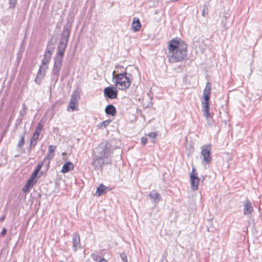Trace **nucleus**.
Instances as JSON below:
<instances>
[{"mask_svg": "<svg viewBox=\"0 0 262 262\" xmlns=\"http://www.w3.org/2000/svg\"><path fill=\"white\" fill-rule=\"evenodd\" d=\"M70 33V29L67 27L64 26L58 45L57 52L54 57V65L51 71V82L54 85L58 80Z\"/></svg>", "mask_w": 262, "mask_h": 262, "instance_id": "obj_1", "label": "nucleus"}, {"mask_svg": "<svg viewBox=\"0 0 262 262\" xmlns=\"http://www.w3.org/2000/svg\"><path fill=\"white\" fill-rule=\"evenodd\" d=\"M186 43L183 41L172 39L168 45L167 56L170 62L174 63L182 61L187 55Z\"/></svg>", "mask_w": 262, "mask_h": 262, "instance_id": "obj_2", "label": "nucleus"}, {"mask_svg": "<svg viewBox=\"0 0 262 262\" xmlns=\"http://www.w3.org/2000/svg\"><path fill=\"white\" fill-rule=\"evenodd\" d=\"M115 73V71L113 73V78L115 80V83L118 88L121 90H125L128 88L133 80L132 75L126 71L117 74Z\"/></svg>", "mask_w": 262, "mask_h": 262, "instance_id": "obj_3", "label": "nucleus"}, {"mask_svg": "<svg viewBox=\"0 0 262 262\" xmlns=\"http://www.w3.org/2000/svg\"><path fill=\"white\" fill-rule=\"evenodd\" d=\"M113 152L112 145L107 141L100 144L94 151V155L104 159L111 158V154Z\"/></svg>", "mask_w": 262, "mask_h": 262, "instance_id": "obj_4", "label": "nucleus"}, {"mask_svg": "<svg viewBox=\"0 0 262 262\" xmlns=\"http://www.w3.org/2000/svg\"><path fill=\"white\" fill-rule=\"evenodd\" d=\"M111 158L104 159L94 155L92 159V165L95 170L101 171L105 165L111 164Z\"/></svg>", "mask_w": 262, "mask_h": 262, "instance_id": "obj_5", "label": "nucleus"}, {"mask_svg": "<svg viewBox=\"0 0 262 262\" xmlns=\"http://www.w3.org/2000/svg\"><path fill=\"white\" fill-rule=\"evenodd\" d=\"M201 154L203 157L202 163L203 164L209 163L212 160L211 156V145L207 144L202 146L201 147Z\"/></svg>", "mask_w": 262, "mask_h": 262, "instance_id": "obj_6", "label": "nucleus"}, {"mask_svg": "<svg viewBox=\"0 0 262 262\" xmlns=\"http://www.w3.org/2000/svg\"><path fill=\"white\" fill-rule=\"evenodd\" d=\"M103 93L104 97L110 99H116L118 96V91L116 88L114 86L105 88L104 89Z\"/></svg>", "mask_w": 262, "mask_h": 262, "instance_id": "obj_7", "label": "nucleus"}, {"mask_svg": "<svg viewBox=\"0 0 262 262\" xmlns=\"http://www.w3.org/2000/svg\"><path fill=\"white\" fill-rule=\"evenodd\" d=\"M79 98V92L78 91H75L71 96L68 107L72 109L73 111H74L76 105L78 104Z\"/></svg>", "mask_w": 262, "mask_h": 262, "instance_id": "obj_8", "label": "nucleus"}, {"mask_svg": "<svg viewBox=\"0 0 262 262\" xmlns=\"http://www.w3.org/2000/svg\"><path fill=\"white\" fill-rule=\"evenodd\" d=\"M209 101L210 99H204V101H202V112L203 113V115L208 120L210 117V114L209 113Z\"/></svg>", "mask_w": 262, "mask_h": 262, "instance_id": "obj_9", "label": "nucleus"}, {"mask_svg": "<svg viewBox=\"0 0 262 262\" xmlns=\"http://www.w3.org/2000/svg\"><path fill=\"white\" fill-rule=\"evenodd\" d=\"M47 69V67L43 68L42 66H40L37 76L35 79V82L37 84H40L42 79L46 74Z\"/></svg>", "mask_w": 262, "mask_h": 262, "instance_id": "obj_10", "label": "nucleus"}, {"mask_svg": "<svg viewBox=\"0 0 262 262\" xmlns=\"http://www.w3.org/2000/svg\"><path fill=\"white\" fill-rule=\"evenodd\" d=\"M80 239L79 234L76 232L74 233L72 237V245L74 252L77 251L78 246L80 245Z\"/></svg>", "mask_w": 262, "mask_h": 262, "instance_id": "obj_11", "label": "nucleus"}, {"mask_svg": "<svg viewBox=\"0 0 262 262\" xmlns=\"http://www.w3.org/2000/svg\"><path fill=\"white\" fill-rule=\"evenodd\" d=\"M191 189L193 191L198 189V185L200 182V178L195 177L193 174L190 176Z\"/></svg>", "mask_w": 262, "mask_h": 262, "instance_id": "obj_12", "label": "nucleus"}, {"mask_svg": "<svg viewBox=\"0 0 262 262\" xmlns=\"http://www.w3.org/2000/svg\"><path fill=\"white\" fill-rule=\"evenodd\" d=\"M244 215H249L253 211V209L251 202L249 200H246L244 202Z\"/></svg>", "mask_w": 262, "mask_h": 262, "instance_id": "obj_13", "label": "nucleus"}, {"mask_svg": "<svg viewBox=\"0 0 262 262\" xmlns=\"http://www.w3.org/2000/svg\"><path fill=\"white\" fill-rule=\"evenodd\" d=\"M56 149V146L55 145H51L49 146L48 153L46 156V157L43 159V161H45L47 159L49 160H52L54 156V151Z\"/></svg>", "mask_w": 262, "mask_h": 262, "instance_id": "obj_14", "label": "nucleus"}, {"mask_svg": "<svg viewBox=\"0 0 262 262\" xmlns=\"http://www.w3.org/2000/svg\"><path fill=\"white\" fill-rule=\"evenodd\" d=\"M148 196L151 199L153 200V201L155 203H159L161 199L160 194L158 192L157 190L155 189L151 191L148 194Z\"/></svg>", "mask_w": 262, "mask_h": 262, "instance_id": "obj_15", "label": "nucleus"}, {"mask_svg": "<svg viewBox=\"0 0 262 262\" xmlns=\"http://www.w3.org/2000/svg\"><path fill=\"white\" fill-rule=\"evenodd\" d=\"M211 90V85L210 82H207L203 91V97L204 99H210Z\"/></svg>", "mask_w": 262, "mask_h": 262, "instance_id": "obj_16", "label": "nucleus"}, {"mask_svg": "<svg viewBox=\"0 0 262 262\" xmlns=\"http://www.w3.org/2000/svg\"><path fill=\"white\" fill-rule=\"evenodd\" d=\"M141 25L139 18L134 17L133 23L132 24V29L134 32L139 31L141 28Z\"/></svg>", "mask_w": 262, "mask_h": 262, "instance_id": "obj_17", "label": "nucleus"}, {"mask_svg": "<svg viewBox=\"0 0 262 262\" xmlns=\"http://www.w3.org/2000/svg\"><path fill=\"white\" fill-rule=\"evenodd\" d=\"M203 42V40L201 39L200 38L195 37L193 40V46L195 48V50H199L200 51H203V48L201 45V42Z\"/></svg>", "mask_w": 262, "mask_h": 262, "instance_id": "obj_18", "label": "nucleus"}, {"mask_svg": "<svg viewBox=\"0 0 262 262\" xmlns=\"http://www.w3.org/2000/svg\"><path fill=\"white\" fill-rule=\"evenodd\" d=\"M51 57L52 55L45 52L43 59L41 60V64L40 66H42L43 68L47 67L48 68V66L51 60Z\"/></svg>", "mask_w": 262, "mask_h": 262, "instance_id": "obj_19", "label": "nucleus"}, {"mask_svg": "<svg viewBox=\"0 0 262 262\" xmlns=\"http://www.w3.org/2000/svg\"><path fill=\"white\" fill-rule=\"evenodd\" d=\"M105 112L107 115L114 116L116 114V109L112 104L107 105L105 108Z\"/></svg>", "mask_w": 262, "mask_h": 262, "instance_id": "obj_20", "label": "nucleus"}, {"mask_svg": "<svg viewBox=\"0 0 262 262\" xmlns=\"http://www.w3.org/2000/svg\"><path fill=\"white\" fill-rule=\"evenodd\" d=\"M74 168V165L71 162H67L64 163L62 166L61 172L63 173L69 172L70 170Z\"/></svg>", "mask_w": 262, "mask_h": 262, "instance_id": "obj_21", "label": "nucleus"}, {"mask_svg": "<svg viewBox=\"0 0 262 262\" xmlns=\"http://www.w3.org/2000/svg\"><path fill=\"white\" fill-rule=\"evenodd\" d=\"M107 189V187L103 185V184H101L97 187L96 193L98 196H100L102 194L105 193L106 192Z\"/></svg>", "mask_w": 262, "mask_h": 262, "instance_id": "obj_22", "label": "nucleus"}, {"mask_svg": "<svg viewBox=\"0 0 262 262\" xmlns=\"http://www.w3.org/2000/svg\"><path fill=\"white\" fill-rule=\"evenodd\" d=\"M54 49H55L54 44L53 43H52L51 41H50V42H49V43L47 46V48H46V49L45 51V53L52 55V54L54 52Z\"/></svg>", "mask_w": 262, "mask_h": 262, "instance_id": "obj_23", "label": "nucleus"}, {"mask_svg": "<svg viewBox=\"0 0 262 262\" xmlns=\"http://www.w3.org/2000/svg\"><path fill=\"white\" fill-rule=\"evenodd\" d=\"M26 135V131L24 132L22 135H20V139H19L17 145V147L22 148L25 144V136Z\"/></svg>", "mask_w": 262, "mask_h": 262, "instance_id": "obj_24", "label": "nucleus"}, {"mask_svg": "<svg viewBox=\"0 0 262 262\" xmlns=\"http://www.w3.org/2000/svg\"><path fill=\"white\" fill-rule=\"evenodd\" d=\"M209 3L207 2L204 5V9L202 12V15L203 17L206 16L208 14V7H209Z\"/></svg>", "mask_w": 262, "mask_h": 262, "instance_id": "obj_25", "label": "nucleus"}, {"mask_svg": "<svg viewBox=\"0 0 262 262\" xmlns=\"http://www.w3.org/2000/svg\"><path fill=\"white\" fill-rule=\"evenodd\" d=\"M34 185V183L30 181H28L27 184L24 186V187L23 189V191L24 192H27L28 191V190L29 188H31Z\"/></svg>", "mask_w": 262, "mask_h": 262, "instance_id": "obj_26", "label": "nucleus"}, {"mask_svg": "<svg viewBox=\"0 0 262 262\" xmlns=\"http://www.w3.org/2000/svg\"><path fill=\"white\" fill-rule=\"evenodd\" d=\"M38 172L34 170V172L31 174L30 178L28 180L32 182L34 184H35L37 181V180H36L35 178L37 177V175L38 174Z\"/></svg>", "mask_w": 262, "mask_h": 262, "instance_id": "obj_27", "label": "nucleus"}, {"mask_svg": "<svg viewBox=\"0 0 262 262\" xmlns=\"http://www.w3.org/2000/svg\"><path fill=\"white\" fill-rule=\"evenodd\" d=\"M111 122V120H105L103 122H100L99 124H98V126L100 127V128H104L106 126H107Z\"/></svg>", "mask_w": 262, "mask_h": 262, "instance_id": "obj_28", "label": "nucleus"}, {"mask_svg": "<svg viewBox=\"0 0 262 262\" xmlns=\"http://www.w3.org/2000/svg\"><path fill=\"white\" fill-rule=\"evenodd\" d=\"M147 135L149 138H151V142L154 143L155 142V139L157 136V134L154 132H151L148 134Z\"/></svg>", "mask_w": 262, "mask_h": 262, "instance_id": "obj_29", "label": "nucleus"}, {"mask_svg": "<svg viewBox=\"0 0 262 262\" xmlns=\"http://www.w3.org/2000/svg\"><path fill=\"white\" fill-rule=\"evenodd\" d=\"M91 257L93 258V259L95 261H98L100 260V259H102V258L98 255H97L95 253H92L91 254Z\"/></svg>", "mask_w": 262, "mask_h": 262, "instance_id": "obj_30", "label": "nucleus"}, {"mask_svg": "<svg viewBox=\"0 0 262 262\" xmlns=\"http://www.w3.org/2000/svg\"><path fill=\"white\" fill-rule=\"evenodd\" d=\"M17 0H9V7L12 9H14L15 7L16 3Z\"/></svg>", "mask_w": 262, "mask_h": 262, "instance_id": "obj_31", "label": "nucleus"}, {"mask_svg": "<svg viewBox=\"0 0 262 262\" xmlns=\"http://www.w3.org/2000/svg\"><path fill=\"white\" fill-rule=\"evenodd\" d=\"M36 144H37V141L33 140H31L30 146H29V148L28 149V150L30 151L31 148L34 147L36 146Z\"/></svg>", "mask_w": 262, "mask_h": 262, "instance_id": "obj_32", "label": "nucleus"}, {"mask_svg": "<svg viewBox=\"0 0 262 262\" xmlns=\"http://www.w3.org/2000/svg\"><path fill=\"white\" fill-rule=\"evenodd\" d=\"M43 161H42V162H40L39 163H38L37 164V165L36 166L34 170L39 172L43 165Z\"/></svg>", "mask_w": 262, "mask_h": 262, "instance_id": "obj_33", "label": "nucleus"}, {"mask_svg": "<svg viewBox=\"0 0 262 262\" xmlns=\"http://www.w3.org/2000/svg\"><path fill=\"white\" fill-rule=\"evenodd\" d=\"M39 136V134L35 132L33 135L31 140L37 141L38 139Z\"/></svg>", "mask_w": 262, "mask_h": 262, "instance_id": "obj_34", "label": "nucleus"}, {"mask_svg": "<svg viewBox=\"0 0 262 262\" xmlns=\"http://www.w3.org/2000/svg\"><path fill=\"white\" fill-rule=\"evenodd\" d=\"M42 127L43 125L41 124L40 123H39L35 132L39 134L40 132L42 130Z\"/></svg>", "mask_w": 262, "mask_h": 262, "instance_id": "obj_35", "label": "nucleus"}, {"mask_svg": "<svg viewBox=\"0 0 262 262\" xmlns=\"http://www.w3.org/2000/svg\"><path fill=\"white\" fill-rule=\"evenodd\" d=\"M120 257L122 258V260L124 262H127V256L124 253H122L120 254Z\"/></svg>", "mask_w": 262, "mask_h": 262, "instance_id": "obj_36", "label": "nucleus"}, {"mask_svg": "<svg viewBox=\"0 0 262 262\" xmlns=\"http://www.w3.org/2000/svg\"><path fill=\"white\" fill-rule=\"evenodd\" d=\"M225 21H224V20L223 21L222 24H223V27L224 29V30L226 31L228 29V27H226V23H227V17H225Z\"/></svg>", "mask_w": 262, "mask_h": 262, "instance_id": "obj_37", "label": "nucleus"}, {"mask_svg": "<svg viewBox=\"0 0 262 262\" xmlns=\"http://www.w3.org/2000/svg\"><path fill=\"white\" fill-rule=\"evenodd\" d=\"M194 175L195 177H198V173L195 170V168L193 167L192 168V172H191V173L190 174V176H192V175Z\"/></svg>", "mask_w": 262, "mask_h": 262, "instance_id": "obj_38", "label": "nucleus"}, {"mask_svg": "<svg viewBox=\"0 0 262 262\" xmlns=\"http://www.w3.org/2000/svg\"><path fill=\"white\" fill-rule=\"evenodd\" d=\"M147 138H144V137L142 138V139H141V143L143 145H145L147 143Z\"/></svg>", "mask_w": 262, "mask_h": 262, "instance_id": "obj_39", "label": "nucleus"}, {"mask_svg": "<svg viewBox=\"0 0 262 262\" xmlns=\"http://www.w3.org/2000/svg\"><path fill=\"white\" fill-rule=\"evenodd\" d=\"M68 74L62 73L61 76V80H63L67 76Z\"/></svg>", "mask_w": 262, "mask_h": 262, "instance_id": "obj_40", "label": "nucleus"}, {"mask_svg": "<svg viewBox=\"0 0 262 262\" xmlns=\"http://www.w3.org/2000/svg\"><path fill=\"white\" fill-rule=\"evenodd\" d=\"M7 233V229L5 228H4L3 229H2V232H1V234L2 236H4L6 235Z\"/></svg>", "mask_w": 262, "mask_h": 262, "instance_id": "obj_41", "label": "nucleus"}, {"mask_svg": "<svg viewBox=\"0 0 262 262\" xmlns=\"http://www.w3.org/2000/svg\"><path fill=\"white\" fill-rule=\"evenodd\" d=\"M25 112H24V110H21L20 111V113H19V117L20 118H23V116H24V115L25 114Z\"/></svg>", "mask_w": 262, "mask_h": 262, "instance_id": "obj_42", "label": "nucleus"}, {"mask_svg": "<svg viewBox=\"0 0 262 262\" xmlns=\"http://www.w3.org/2000/svg\"><path fill=\"white\" fill-rule=\"evenodd\" d=\"M22 119L23 118H20L19 117V118L18 119H17L16 123V124H15L16 126H17L18 125H19L20 123V122H21V121L22 120Z\"/></svg>", "mask_w": 262, "mask_h": 262, "instance_id": "obj_43", "label": "nucleus"}, {"mask_svg": "<svg viewBox=\"0 0 262 262\" xmlns=\"http://www.w3.org/2000/svg\"><path fill=\"white\" fill-rule=\"evenodd\" d=\"M97 262H107V260L104 258H102V259H100V260Z\"/></svg>", "mask_w": 262, "mask_h": 262, "instance_id": "obj_44", "label": "nucleus"}, {"mask_svg": "<svg viewBox=\"0 0 262 262\" xmlns=\"http://www.w3.org/2000/svg\"><path fill=\"white\" fill-rule=\"evenodd\" d=\"M116 69H123V67L120 65H117L115 67Z\"/></svg>", "mask_w": 262, "mask_h": 262, "instance_id": "obj_45", "label": "nucleus"}, {"mask_svg": "<svg viewBox=\"0 0 262 262\" xmlns=\"http://www.w3.org/2000/svg\"><path fill=\"white\" fill-rule=\"evenodd\" d=\"M5 219V216H3L0 218V222H3Z\"/></svg>", "mask_w": 262, "mask_h": 262, "instance_id": "obj_46", "label": "nucleus"}, {"mask_svg": "<svg viewBox=\"0 0 262 262\" xmlns=\"http://www.w3.org/2000/svg\"><path fill=\"white\" fill-rule=\"evenodd\" d=\"M23 106L24 112H25L26 109V106L25 105V104H24Z\"/></svg>", "mask_w": 262, "mask_h": 262, "instance_id": "obj_47", "label": "nucleus"}, {"mask_svg": "<svg viewBox=\"0 0 262 262\" xmlns=\"http://www.w3.org/2000/svg\"><path fill=\"white\" fill-rule=\"evenodd\" d=\"M117 149L119 150V152H121V150L120 149V148H117Z\"/></svg>", "mask_w": 262, "mask_h": 262, "instance_id": "obj_48", "label": "nucleus"}, {"mask_svg": "<svg viewBox=\"0 0 262 262\" xmlns=\"http://www.w3.org/2000/svg\"><path fill=\"white\" fill-rule=\"evenodd\" d=\"M49 163H50V162L49 161L48 163V166L49 165Z\"/></svg>", "mask_w": 262, "mask_h": 262, "instance_id": "obj_49", "label": "nucleus"}, {"mask_svg": "<svg viewBox=\"0 0 262 262\" xmlns=\"http://www.w3.org/2000/svg\"><path fill=\"white\" fill-rule=\"evenodd\" d=\"M59 262H63V261H59Z\"/></svg>", "mask_w": 262, "mask_h": 262, "instance_id": "obj_50", "label": "nucleus"}]
</instances>
